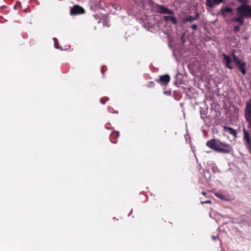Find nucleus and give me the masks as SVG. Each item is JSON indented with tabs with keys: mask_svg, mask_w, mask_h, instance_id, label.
<instances>
[{
	"mask_svg": "<svg viewBox=\"0 0 251 251\" xmlns=\"http://www.w3.org/2000/svg\"><path fill=\"white\" fill-rule=\"evenodd\" d=\"M224 56V64L226 65V66L229 69H232L233 68V66L231 63V59L230 57L226 55L225 54H223Z\"/></svg>",
	"mask_w": 251,
	"mask_h": 251,
	"instance_id": "obj_6",
	"label": "nucleus"
},
{
	"mask_svg": "<svg viewBox=\"0 0 251 251\" xmlns=\"http://www.w3.org/2000/svg\"><path fill=\"white\" fill-rule=\"evenodd\" d=\"M198 16V14H197V16L195 17L193 16H189L185 19V22H191L193 21L194 20L196 19Z\"/></svg>",
	"mask_w": 251,
	"mask_h": 251,
	"instance_id": "obj_15",
	"label": "nucleus"
},
{
	"mask_svg": "<svg viewBox=\"0 0 251 251\" xmlns=\"http://www.w3.org/2000/svg\"><path fill=\"white\" fill-rule=\"evenodd\" d=\"M85 12V10L83 8L80 7L79 6L76 5L74 6L71 9V15H77L83 14Z\"/></svg>",
	"mask_w": 251,
	"mask_h": 251,
	"instance_id": "obj_5",
	"label": "nucleus"
},
{
	"mask_svg": "<svg viewBox=\"0 0 251 251\" xmlns=\"http://www.w3.org/2000/svg\"><path fill=\"white\" fill-rule=\"evenodd\" d=\"M159 12L161 14H173L174 13L172 11L170 10L167 8L160 5L158 7Z\"/></svg>",
	"mask_w": 251,
	"mask_h": 251,
	"instance_id": "obj_8",
	"label": "nucleus"
},
{
	"mask_svg": "<svg viewBox=\"0 0 251 251\" xmlns=\"http://www.w3.org/2000/svg\"><path fill=\"white\" fill-rule=\"evenodd\" d=\"M223 1V0H207L206 3L208 6L213 7L214 5L219 4Z\"/></svg>",
	"mask_w": 251,
	"mask_h": 251,
	"instance_id": "obj_7",
	"label": "nucleus"
},
{
	"mask_svg": "<svg viewBox=\"0 0 251 251\" xmlns=\"http://www.w3.org/2000/svg\"><path fill=\"white\" fill-rule=\"evenodd\" d=\"M206 145L215 151L224 153H230L233 151L232 147L229 144L222 142L219 139L209 140L206 142Z\"/></svg>",
	"mask_w": 251,
	"mask_h": 251,
	"instance_id": "obj_1",
	"label": "nucleus"
},
{
	"mask_svg": "<svg viewBox=\"0 0 251 251\" xmlns=\"http://www.w3.org/2000/svg\"><path fill=\"white\" fill-rule=\"evenodd\" d=\"M164 19L165 21H169L170 20L171 22H172L174 24H176L177 23V20L176 17H171V16H164Z\"/></svg>",
	"mask_w": 251,
	"mask_h": 251,
	"instance_id": "obj_12",
	"label": "nucleus"
},
{
	"mask_svg": "<svg viewBox=\"0 0 251 251\" xmlns=\"http://www.w3.org/2000/svg\"><path fill=\"white\" fill-rule=\"evenodd\" d=\"M224 131L228 132V133L234 136H236V135H237V132H236V130L233 129L232 128H231L230 127H227V126H224Z\"/></svg>",
	"mask_w": 251,
	"mask_h": 251,
	"instance_id": "obj_10",
	"label": "nucleus"
},
{
	"mask_svg": "<svg viewBox=\"0 0 251 251\" xmlns=\"http://www.w3.org/2000/svg\"><path fill=\"white\" fill-rule=\"evenodd\" d=\"M233 59L238 69L241 71V73L245 75L246 73L245 67L246 64L242 61L240 58L236 56L234 53H232Z\"/></svg>",
	"mask_w": 251,
	"mask_h": 251,
	"instance_id": "obj_2",
	"label": "nucleus"
},
{
	"mask_svg": "<svg viewBox=\"0 0 251 251\" xmlns=\"http://www.w3.org/2000/svg\"><path fill=\"white\" fill-rule=\"evenodd\" d=\"M53 40L54 41V43H55V46L56 48H57L56 45V42H57V39L56 38H53Z\"/></svg>",
	"mask_w": 251,
	"mask_h": 251,
	"instance_id": "obj_19",
	"label": "nucleus"
},
{
	"mask_svg": "<svg viewBox=\"0 0 251 251\" xmlns=\"http://www.w3.org/2000/svg\"><path fill=\"white\" fill-rule=\"evenodd\" d=\"M240 30V26L237 25H235L234 26V31L235 32H238Z\"/></svg>",
	"mask_w": 251,
	"mask_h": 251,
	"instance_id": "obj_16",
	"label": "nucleus"
},
{
	"mask_svg": "<svg viewBox=\"0 0 251 251\" xmlns=\"http://www.w3.org/2000/svg\"><path fill=\"white\" fill-rule=\"evenodd\" d=\"M244 114L248 127L251 128V100L246 102Z\"/></svg>",
	"mask_w": 251,
	"mask_h": 251,
	"instance_id": "obj_3",
	"label": "nucleus"
},
{
	"mask_svg": "<svg viewBox=\"0 0 251 251\" xmlns=\"http://www.w3.org/2000/svg\"><path fill=\"white\" fill-rule=\"evenodd\" d=\"M238 1H240V2H243L245 0H238Z\"/></svg>",
	"mask_w": 251,
	"mask_h": 251,
	"instance_id": "obj_21",
	"label": "nucleus"
},
{
	"mask_svg": "<svg viewBox=\"0 0 251 251\" xmlns=\"http://www.w3.org/2000/svg\"><path fill=\"white\" fill-rule=\"evenodd\" d=\"M237 13L241 14L245 18L251 16V6L243 5L237 8Z\"/></svg>",
	"mask_w": 251,
	"mask_h": 251,
	"instance_id": "obj_4",
	"label": "nucleus"
},
{
	"mask_svg": "<svg viewBox=\"0 0 251 251\" xmlns=\"http://www.w3.org/2000/svg\"><path fill=\"white\" fill-rule=\"evenodd\" d=\"M238 14V17L233 18L231 21L233 22H239L241 25H243L244 17L241 14Z\"/></svg>",
	"mask_w": 251,
	"mask_h": 251,
	"instance_id": "obj_9",
	"label": "nucleus"
},
{
	"mask_svg": "<svg viewBox=\"0 0 251 251\" xmlns=\"http://www.w3.org/2000/svg\"><path fill=\"white\" fill-rule=\"evenodd\" d=\"M160 81L164 83H168L170 80V77L168 75H165L160 76Z\"/></svg>",
	"mask_w": 251,
	"mask_h": 251,
	"instance_id": "obj_11",
	"label": "nucleus"
},
{
	"mask_svg": "<svg viewBox=\"0 0 251 251\" xmlns=\"http://www.w3.org/2000/svg\"><path fill=\"white\" fill-rule=\"evenodd\" d=\"M210 201H202L201 202L202 203H210Z\"/></svg>",
	"mask_w": 251,
	"mask_h": 251,
	"instance_id": "obj_17",
	"label": "nucleus"
},
{
	"mask_svg": "<svg viewBox=\"0 0 251 251\" xmlns=\"http://www.w3.org/2000/svg\"><path fill=\"white\" fill-rule=\"evenodd\" d=\"M212 238L213 240H216L217 238V236H212Z\"/></svg>",
	"mask_w": 251,
	"mask_h": 251,
	"instance_id": "obj_20",
	"label": "nucleus"
},
{
	"mask_svg": "<svg viewBox=\"0 0 251 251\" xmlns=\"http://www.w3.org/2000/svg\"><path fill=\"white\" fill-rule=\"evenodd\" d=\"M192 28H193L194 29H197V25H193V26H192Z\"/></svg>",
	"mask_w": 251,
	"mask_h": 251,
	"instance_id": "obj_18",
	"label": "nucleus"
},
{
	"mask_svg": "<svg viewBox=\"0 0 251 251\" xmlns=\"http://www.w3.org/2000/svg\"><path fill=\"white\" fill-rule=\"evenodd\" d=\"M215 195L221 200H226V196L221 193H216Z\"/></svg>",
	"mask_w": 251,
	"mask_h": 251,
	"instance_id": "obj_14",
	"label": "nucleus"
},
{
	"mask_svg": "<svg viewBox=\"0 0 251 251\" xmlns=\"http://www.w3.org/2000/svg\"><path fill=\"white\" fill-rule=\"evenodd\" d=\"M150 84H151V85H152L153 84V83L152 82H150Z\"/></svg>",
	"mask_w": 251,
	"mask_h": 251,
	"instance_id": "obj_23",
	"label": "nucleus"
},
{
	"mask_svg": "<svg viewBox=\"0 0 251 251\" xmlns=\"http://www.w3.org/2000/svg\"><path fill=\"white\" fill-rule=\"evenodd\" d=\"M232 11V9L228 7H226L222 10V13L224 15L227 13H231Z\"/></svg>",
	"mask_w": 251,
	"mask_h": 251,
	"instance_id": "obj_13",
	"label": "nucleus"
},
{
	"mask_svg": "<svg viewBox=\"0 0 251 251\" xmlns=\"http://www.w3.org/2000/svg\"><path fill=\"white\" fill-rule=\"evenodd\" d=\"M205 194H206V193H205V192H202V195H205Z\"/></svg>",
	"mask_w": 251,
	"mask_h": 251,
	"instance_id": "obj_22",
	"label": "nucleus"
}]
</instances>
